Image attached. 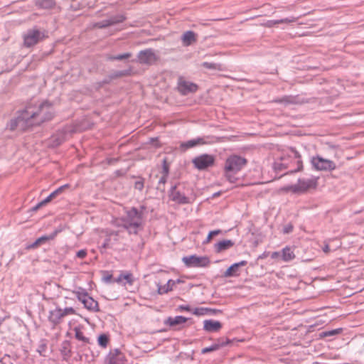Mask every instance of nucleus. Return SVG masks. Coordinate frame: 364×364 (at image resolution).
Returning <instances> with one entry per match:
<instances>
[{"instance_id": "obj_21", "label": "nucleus", "mask_w": 364, "mask_h": 364, "mask_svg": "<svg viewBox=\"0 0 364 364\" xmlns=\"http://www.w3.org/2000/svg\"><path fill=\"white\" fill-rule=\"evenodd\" d=\"M206 143H207V141H205V138L198 137V138L191 139L186 142L182 143L181 144V147L184 149H188L193 148V147L198 146V145L205 144Z\"/></svg>"}, {"instance_id": "obj_19", "label": "nucleus", "mask_w": 364, "mask_h": 364, "mask_svg": "<svg viewBox=\"0 0 364 364\" xmlns=\"http://www.w3.org/2000/svg\"><path fill=\"white\" fill-rule=\"evenodd\" d=\"M222 328V324L218 321L205 320L203 322V328L208 332H218Z\"/></svg>"}, {"instance_id": "obj_6", "label": "nucleus", "mask_w": 364, "mask_h": 364, "mask_svg": "<svg viewBox=\"0 0 364 364\" xmlns=\"http://www.w3.org/2000/svg\"><path fill=\"white\" fill-rule=\"evenodd\" d=\"M117 225L125 229L129 234H136V208L133 207L126 217L117 221Z\"/></svg>"}, {"instance_id": "obj_39", "label": "nucleus", "mask_w": 364, "mask_h": 364, "mask_svg": "<svg viewBox=\"0 0 364 364\" xmlns=\"http://www.w3.org/2000/svg\"><path fill=\"white\" fill-rule=\"evenodd\" d=\"M47 349V345L44 341H41V343L38 345L37 348V352L42 356H46V351Z\"/></svg>"}, {"instance_id": "obj_45", "label": "nucleus", "mask_w": 364, "mask_h": 364, "mask_svg": "<svg viewBox=\"0 0 364 364\" xmlns=\"http://www.w3.org/2000/svg\"><path fill=\"white\" fill-rule=\"evenodd\" d=\"M286 163H289L290 167L289 168H290V170L295 169L294 168L293 164H296V159H295L294 158H289V161H286Z\"/></svg>"}, {"instance_id": "obj_50", "label": "nucleus", "mask_w": 364, "mask_h": 364, "mask_svg": "<svg viewBox=\"0 0 364 364\" xmlns=\"http://www.w3.org/2000/svg\"><path fill=\"white\" fill-rule=\"evenodd\" d=\"M167 176L163 175L159 181V184H164L166 181Z\"/></svg>"}, {"instance_id": "obj_24", "label": "nucleus", "mask_w": 364, "mask_h": 364, "mask_svg": "<svg viewBox=\"0 0 364 364\" xmlns=\"http://www.w3.org/2000/svg\"><path fill=\"white\" fill-rule=\"evenodd\" d=\"M131 70L129 69H126L123 70H114L110 73L108 75L107 78L104 80L105 83L109 82L112 80L117 79L119 77H122L123 76H127L130 74Z\"/></svg>"}, {"instance_id": "obj_16", "label": "nucleus", "mask_w": 364, "mask_h": 364, "mask_svg": "<svg viewBox=\"0 0 364 364\" xmlns=\"http://www.w3.org/2000/svg\"><path fill=\"white\" fill-rule=\"evenodd\" d=\"M124 20V18L123 16H114L109 18L104 19L102 21H100L99 22H97L95 24V27L99 28H106L114 24H117L118 23H121Z\"/></svg>"}, {"instance_id": "obj_5", "label": "nucleus", "mask_w": 364, "mask_h": 364, "mask_svg": "<svg viewBox=\"0 0 364 364\" xmlns=\"http://www.w3.org/2000/svg\"><path fill=\"white\" fill-rule=\"evenodd\" d=\"M73 294L83 304L85 308L94 312L100 311L98 302L90 296L85 289L78 287L77 290L73 291Z\"/></svg>"}, {"instance_id": "obj_47", "label": "nucleus", "mask_w": 364, "mask_h": 364, "mask_svg": "<svg viewBox=\"0 0 364 364\" xmlns=\"http://www.w3.org/2000/svg\"><path fill=\"white\" fill-rule=\"evenodd\" d=\"M276 21H268L265 23V26L267 27H272L273 26L276 25Z\"/></svg>"}, {"instance_id": "obj_33", "label": "nucleus", "mask_w": 364, "mask_h": 364, "mask_svg": "<svg viewBox=\"0 0 364 364\" xmlns=\"http://www.w3.org/2000/svg\"><path fill=\"white\" fill-rule=\"evenodd\" d=\"M123 279L126 280L127 283L132 284L134 282V277L132 274H121L119 277L116 279V282H119Z\"/></svg>"}, {"instance_id": "obj_12", "label": "nucleus", "mask_w": 364, "mask_h": 364, "mask_svg": "<svg viewBox=\"0 0 364 364\" xmlns=\"http://www.w3.org/2000/svg\"><path fill=\"white\" fill-rule=\"evenodd\" d=\"M316 186L317 178H310L306 179H299L296 185L291 187V189L294 192H304L311 188H316Z\"/></svg>"}, {"instance_id": "obj_15", "label": "nucleus", "mask_w": 364, "mask_h": 364, "mask_svg": "<svg viewBox=\"0 0 364 364\" xmlns=\"http://www.w3.org/2000/svg\"><path fill=\"white\" fill-rule=\"evenodd\" d=\"M60 232H61V229H56L53 232H51L50 234H49L48 235H43V236L38 237L34 242L29 245L27 247V248L28 249L36 248L38 246H40L41 245L44 244L49 240H53L57 236V235Z\"/></svg>"}, {"instance_id": "obj_23", "label": "nucleus", "mask_w": 364, "mask_h": 364, "mask_svg": "<svg viewBox=\"0 0 364 364\" xmlns=\"http://www.w3.org/2000/svg\"><path fill=\"white\" fill-rule=\"evenodd\" d=\"M234 245V242L231 240H224L215 245V252L218 253L224 252Z\"/></svg>"}, {"instance_id": "obj_51", "label": "nucleus", "mask_w": 364, "mask_h": 364, "mask_svg": "<svg viewBox=\"0 0 364 364\" xmlns=\"http://www.w3.org/2000/svg\"><path fill=\"white\" fill-rule=\"evenodd\" d=\"M112 279V276L111 274H108L104 277V280L106 282H111Z\"/></svg>"}, {"instance_id": "obj_11", "label": "nucleus", "mask_w": 364, "mask_h": 364, "mask_svg": "<svg viewBox=\"0 0 364 364\" xmlns=\"http://www.w3.org/2000/svg\"><path fill=\"white\" fill-rule=\"evenodd\" d=\"M215 158L212 155L202 154L194 158L192 161L195 167L198 170H204L214 164Z\"/></svg>"}, {"instance_id": "obj_55", "label": "nucleus", "mask_w": 364, "mask_h": 364, "mask_svg": "<svg viewBox=\"0 0 364 364\" xmlns=\"http://www.w3.org/2000/svg\"><path fill=\"white\" fill-rule=\"evenodd\" d=\"M134 188H136V181L134 183Z\"/></svg>"}, {"instance_id": "obj_1", "label": "nucleus", "mask_w": 364, "mask_h": 364, "mask_svg": "<svg viewBox=\"0 0 364 364\" xmlns=\"http://www.w3.org/2000/svg\"><path fill=\"white\" fill-rule=\"evenodd\" d=\"M53 117V107L48 102L45 101L38 105L29 104L24 109L17 112V117L11 119L6 127L11 131L16 129L24 131L31 127L49 121Z\"/></svg>"}, {"instance_id": "obj_29", "label": "nucleus", "mask_w": 364, "mask_h": 364, "mask_svg": "<svg viewBox=\"0 0 364 364\" xmlns=\"http://www.w3.org/2000/svg\"><path fill=\"white\" fill-rule=\"evenodd\" d=\"M55 3L54 0H38L36 1V6L41 9H51L55 6Z\"/></svg>"}, {"instance_id": "obj_14", "label": "nucleus", "mask_w": 364, "mask_h": 364, "mask_svg": "<svg viewBox=\"0 0 364 364\" xmlns=\"http://www.w3.org/2000/svg\"><path fill=\"white\" fill-rule=\"evenodd\" d=\"M106 364H124V355L118 349L110 350L105 359Z\"/></svg>"}, {"instance_id": "obj_27", "label": "nucleus", "mask_w": 364, "mask_h": 364, "mask_svg": "<svg viewBox=\"0 0 364 364\" xmlns=\"http://www.w3.org/2000/svg\"><path fill=\"white\" fill-rule=\"evenodd\" d=\"M75 331V337L77 340L82 341L84 344L90 343V338L85 336L80 327L76 326L73 328Z\"/></svg>"}, {"instance_id": "obj_30", "label": "nucleus", "mask_w": 364, "mask_h": 364, "mask_svg": "<svg viewBox=\"0 0 364 364\" xmlns=\"http://www.w3.org/2000/svg\"><path fill=\"white\" fill-rule=\"evenodd\" d=\"M60 352L63 355L70 357L71 353L70 342L69 341H63L60 346Z\"/></svg>"}, {"instance_id": "obj_13", "label": "nucleus", "mask_w": 364, "mask_h": 364, "mask_svg": "<svg viewBox=\"0 0 364 364\" xmlns=\"http://www.w3.org/2000/svg\"><path fill=\"white\" fill-rule=\"evenodd\" d=\"M178 89L182 95H186L188 93L196 92L198 90V85L191 82L180 79L178 81Z\"/></svg>"}, {"instance_id": "obj_10", "label": "nucleus", "mask_w": 364, "mask_h": 364, "mask_svg": "<svg viewBox=\"0 0 364 364\" xmlns=\"http://www.w3.org/2000/svg\"><path fill=\"white\" fill-rule=\"evenodd\" d=\"M182 261L188 267H205L210 264L208 257L196 255L184 257Z\"/></svg>"}, {"instance_id": "obj_46", "label": "nucleus", "mask_w": 364, "mask_h": 364, "mask_svg": "<svg viewBox=\"0 0 364 364\" xmlns=\"http://www.w3.org/2000/svg\"><path fill=\"white\" fill-rule=\"evenodd\" d=\"M163 173H164L163 175L168 176V166L166 164V161L165 160L164 161Z\"/></svg>"}, {"instance_id": "obj_36", "label": "nucleus", "mask_w": 364, "mask_h": 364, "mask_svg": "<svg viewBox=\"0 0 364 364\" xmlns=\"http://www.w3.org/2000/svg\"><path fill=\"white\" fill-rule=\"evenodd\" d=\"M97 342L99 346H100L102 348H106L108 342H109V337L106 334H101L99 336Z\"/></svg>"}, {"instance_id": "obj_52", "label": "nucleus", "mask_w": 364, "mask_h": 364, "mask_svg": "<svg viewBox=\"0 0 364 364\" xmlns=\"http://www.w3.org/2000/svg\"><path fill=\"white\" fill-rule=\"evenodd\" d=\"M292 229H293V227L291 225H288L284 228V231L285 233H289V232H291Z\"/></svg>"}, {"instance_id": "obj_31", "label": "nucleus", "mask_w": 364, "mask_h": 364, "mask_svg": "<svg viewBox=\"0 0 364 364\" xmlns=\"http://www.w3.org/2000/svg\"><path fill=\"white\" fill-rule=\"evenodd\" d=\"M295 257L293 250L289 247H285L282 250V259L285 262H289Z\"/></svg>"}, {"instance_id": "obj_20", "label": "nucleus", "mask_w": 364, "mask_h": 364, "mask_svg": "<svg viewBox=\"0 0 364 364\" xmlns=\"http://www.w3.org/2000/svg\"><path fill=\"white\" fill-rule=\"evenodd\" d=\"M196 41V34L192 31H186L181 36V41L184 46H189Z\"/></svg>"}, {"instance_id": "obj_44", "label": "nucleus", "mask_w": 364, "mask_h": 364, "mask_svg": "<svg viewBox=\"0 0 364 364\" xmlns=\"http://www.w3.org/2000/svg\"><path fill=\"white\" fill-rule=\"evenodd\" d=\"M46 205V203L44 202V200L36 204L35 206H33L31 209L32 211H36L38 210L41 207Z\"/></svg>"}, {"instance_id": "obj_34", "label": "nucleus", "mask_w": 364, "mask_h": 364, "mask_svg": "<svg viewBox=\"0 0 364 364\" xmlns=\"http://www.w3.org/2000/svg\"><path fill=\"white\" fill-rule=\"evenodd\" d=\"M213 311H214L211 309L200 307V308H196L193 311V314L195 315H197V316H203V315L208 314Z\"/></svg>"}, {"instance_id": "obj_56", "label": "nucleus", "mask_w": 364, "mask_h": 364, "mask_svg": "<svg viewBox=\"0 0 364 364\" xmlns=\"http://www.w3.org/2000/svg\"><path fill=\"white\" fill-rule=\"evenodd\" d=\"M360 211H364V208Z\"/></svg>"}, {"instance_id": "obj_17", "label": "nucleus", "mask_w": 364, "mask_h": 364, "mask_svg": "<svg viewBox=\"0 0 364 364\" xmlns=\"http://www.w3.org/2000/svg\"><path fill=\"white\" fill-rule=\"evenodd\" d=\"M156 60L154 53L151 50L141 51L138 55V61L141 63L151 65Z\"/></svg>"}, {"instance_id": "obj_37", "label": "nucleus", "mask_w": 364, "mask_h": 364, "mask_svg": "<svg viewBox=\"0 0 364 364\" xmlns=\"http://www.w3.org/2000/svg\"><path fill=\"white\" fill-rule=\"evenodd\" d=\"M131 56L129 53H126L123 54H119L116 55H109L107 59L109 60H122L124 59L128 58Z\"/></svg>"}, {"instance_id": "obj_48", "label": "nucleus", "mask_w": 364, "mask_h": 364, "mask_svg": "<svg viewBox=\"0 0 364 364\" xmlns=\"http://www.w3.org/2000/svg\"><path fill=\"white\" fill-rule=\"evenodd\" d=\"M323 251L326 253V254H328L330 252V247H329V245L328 244L326 243L324 245V246L323 247Z\"/></svg>"}, {"instance_id": "obj_40", "label": "nucleus", "mask_w": 364, "mask_h": 364, "mask_svg": "<svg viewBox=\"0 0 364 364\" xmlns=\"http://www.w3.org/2000/svg\"><path fill=\"white\" fill-rule=\"evenodd\" d=\"M296 21H297V18L291 17V18H282V19H279V20H276V23L277 24H279V23H294Z\"/></svg>"}, {"instance_id": "obj_54", "label": "nucleus", "mask_w": 364, "mask_h": 364, "mask_svg": "<svg viewBox=\"0 0 364 364\" xmlns=\"http://www.w3.org/2000/svg\"><path fill=\"white\" fill-rule=\"evenodd\" d=\"M137 184H138V186H139V185H141V186H143V185H142V184H141V183H140L139 181H138V182H137Z\"/></svg>"}, {"instance_id": "obj_42", "label": "nucleus", "mask_w": 364, "mask_h": 364, "mask_svg": "<svg viewBox=\"0 0 364 364\" xmlns=\"http://www.w3.org/2000/svg\"><path fill=\"white\" fill-rule=\"evenodd\" d=\"M220 232H221L220 230H215L210 231L206 238L205 242H207V243L210 242V240H212L213 237L219 235Z\"/></svg>"}, {"instance_id": "obj_9", "label": "nucleus", "mask_w": 364, "mask_h": 364, "mask_svg": "<svg viewBox=\"0 0 364 364\" xmlns=\"http://www.w3.org/2000/svg\"><path fill=\"white\" fill-rule=\"evenodd\" d=\"M311 164L318 171H331L336 168V165L333 161L319 156H314L311 159Z\"/></svg>"}, {"instance_id": "obj_4", "label": "nucleus", "mask_w": 364, "mask_h": 364, "mask_svg": "<svg viewBox=\"0 0 364 364\" xmlns=\"http://www.w3.org/2000/svg\"><path fill=\"white\" fill-rule=\"evenodd\" d=\"M166 273L161 272L158 274H154L153 279L154 282L157 287V293L159 294H166L172 291L173 287L176 285V282L172 279H167L165 278Z\"/></svg>"}, {"instance_id": "obj_2", "label": "nucleus", "mask_w": 364, "mask_h": 364, "mask_svg": "<svg viewBox=\"0 0 364 364\" xmlns=\"http://www.w3.org/2000/svg\"><path fill=\"white\" fill-rule=\"evenodd\" d=\"M289 158H294L296 159L297 167L295 169H291L290 172H296L301 169L302 162L301 160V156L299 153L293 148L287 149L279 159H277L273 167L275 171L279 172L284 170L288 169L290 167L289 163H286V161H289Z\"/></svg>"}, {"instance_id": "obj_22", "label": "nucleus", "mask_w": 364, "mask_h": 364, "mask_svg": "<svg viewBox=\"0 0 364 364\" xmlns=\"http://www.w3.org/2000/svg\"><path fill=\"white\" fill-rule=\"evenodd\" d=\"M170 197L172 200L181 203L186 204L189 203L188 198L184 195L181 194L180 192L176 191V187H173L171 193L170 194Z\"/></svg>"}, {"instance_id": "obj_25", "label": "nucleus", "mask_w": 364, "mask_h": 364, "mask_svg": "<svg viewBox=\"0 0 364 364\" xmlns=\"http://www.w3.org/2000/svg\"><path fill=\"white\" fill-rule=\"evenodd\" d=\"M188 318L183 317L182 316H177L175 317H168L165 321L164 323L166 325H168L170 326H176L178 325H181L187 321Z\"/></svg>"}, {"instance_id": "obj_35", "label": "nucleus", "mask_w": 364, "mask_h": 364, "mask_svg": "<svg viewBox=\"0 0 364 364\" xmlns=\"http://www.w3.org/2000/svg\"><path fill=\"white\" fill-rule=\"evenodd\" d=\"M225 346V343H215L210 346V347L204 348L202 349L201 353L205 354L209 352H212L214 350H218L221 346Z\"/></svg>"}, {"instance_id": "obj_26", "label": "nucleus", "mask_w": 364, "mask_h": 364, "mask_svg": "<svg viewBox=\"0 0 364 364\" xmlns=\"http://www.w3.org/2000/svg\"><path fill=\"white\" fill-rule=\"evenodd\" d=\"M66 133L64 131L58 132L56 134L53 135L51 137L52 145L58 146L65 141Z\"/></svg>"}, {"instance_id": "obj_8", "label": "nucleus", "mask_w": 364, "mask_h": 364, "mask_svg": "<svg viewBox=\"0 0 364 364\" xmlns=\"http://www.w3.org/2000/svg\"><path fill=\"white\" fill-rule=\"evenodd\" d=\"M46 38L44 32L37 28L29 29L23 35V45L26 48H31Z\"/></svg>"}, {"instance_id": "obj_28", "label": "nucleus", "mask_w": 364, "mask_h": 364, "mask_svg": "<svg viewBox=\"0 0 364 364\" xmlns=\"http://www.w3.org/2000/svg\"><path fill=\"white\" fill-rule=\"evenodd\" d=\"M68 184L63 185L59 188H58L56 190L53 191L49 196H48L44 200V202L47 204L49 202H50L56 196L61 193L65 188H68Z\"/></svg>"}, {"instance_id": "obj_3", "label": "nucleus", "mask_w": 364, "mask_h": 364, "mask_svg": "<svg viewBox=\"0 0 364 364\" xmlns=\"http://www.w3.org/2000/svg\"><path fill=\"white\" fill-rule=\"evenodd\" d=\"M247 164L246 159L237 155L230 156L225 161V177L230 183H235L237 178L232 174L240 171Z\"/></svg>"}, {"instance_id": "obj_38", "label": "nucleus", "mask_w": 364, "mask_h": 364, "mask_svg": "<svg viewBox=\"0 0 364 364\" xmlns=\"http://www.w3.org/2000/svg\"><path fill=\"white\" fill-rule=\"evenodd\" d=\"M341 331V328H337L331 331H327L322 332L321 334V337H328V336H333L334 335L338 334Z\"/></svg>"}, {"instance_id": "obj_53", "label": "nucleus", "mask_w": 364, "mask_h": 364, "mask_svg": "<svg viewBox=\"0 0 364 364\" xmlns=\"http://www.w3.org/2000/svg\"><path fill=\"white\" fill-rule=\"evenodd\" d=\"M278 255H279V253H278V252H274V253L272 254V257H277Z\"/></svg>"}, {"instance_id": "obj_49", "label": "nucleus", "mask_w": 364, "mask_h": 364, "mask_svg": "<svg viewBox=\"0 0 364 364\" xmlns=\"http://www.w3.org/2000/svg\"><path fill=\"white\" fill-rule=\"evenodd\" d=\"M178 309L181 311H191V308L189 306H183V305H181L178 307Z\"/></svg>"}, {"instance_id": "obj_43", "label": "nucleus", "mask_w": 364, "mask_h": 364, "mask_svg": "<svg viewBox=\"0 0 364 364\" xmlns=\"http://www.w3.org/2000/svg\"><path fill=\"white\" fill-rule=\"evenodd\" d=\"M87 255V251L85 250H80L77 252L76 256L79 258L83 259Z\"/></svg>"}, {"instance_id": "obj_18", "label": "nucleus", "mask_w": 364, "mask_h": 364, "mask_svg": "<svg viewBox=\"0 0 364 364\" xmlns=\"http://www.w3.org/2000/svg\"><path fill=\"white\" fill-rule=\"evenodd\" d=\"M247 264L245 260L240 261V262L234 263L232 264L223 274L225 277H237L240 275L239 268L244 267Z\"/></svg>"}, {"instance_id": "obj_32", "label": "nucleus", "mask_w": 364, "mask_h": 364, "mask_svg": "<svg viewBox=\"0 0 364 364\" xmlns=\"http://www.w3.org/2000/svg\"><path fill=\"white\" fill-rule=\"evenodd\" d=\"M274 102L283 104L284 105H288L290 104H294L295 102V99L291 96H284L279 99L275 100Z\"/></svg>"}, {"instance_id": "obj_41", "label": "nucleus", "mask_w": 364, "mask_h": 364, "mask_svg": "<svg viewBox=\"0 0 364 364\" xmlns=\"http://www.w3.org/2000/svg\"><path fill=\"white\" fill-rule=\"evenodd\" d=\"M202 66L207 69L218 70L220 65L215 63L204 62L202 63Z\"/></svg>"}, {"instance_id": "obj_7", "label": "nucleus", "mask_w": 364, "mask_h": 364, "mask_svg": "<svg viewBox=\"0 0 364 364\" xmlns=\"http://www.w3.org/2000/svg\"><path fill=\"white\" fill-rule=\"evenodd\" d=\"M75 310L73 307H66L61 309L56 307L49 311L48 321L53 326H56L62 322L63 318L68 315L75 314Z\"/></svg>"}]
</instances>
